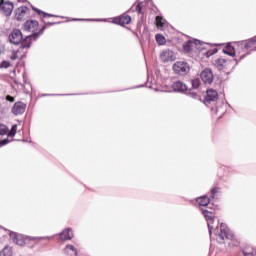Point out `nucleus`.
<instances>
[{
	"mask_svg": "<svg viewBox=\"0 0 256 256\" xmlns=\"http://www.w3.org/2000/svg\"><path fill=\"white\" fill-rule=\"evenodd\" d=\"M156 25L158 29H165V27H167V20H165V18H163L162 16H157L156 17Z\"/></svg>",
	"mask_w": 256,
	"mask_h": 256,
	"instance_id": "6ab92c4d",
	"label": "nucleus"
},
{
	"mask_svg": "<svg viewBox=\"0 0 256 256\" xmlns=\"http://www.w3.org/2000/svg\"><path fill=\"white\" fill-rule=\"evenodd\" d=\"M196 203H198L200 207H207V205L211 203V199H209L207 196H201L196 199Z\"/></svg>",
	"mask_w": 256,
	"mask_h": 256,
	"instance_id": "a211bd4d",
	"label": "nucleus"
},
{
	"mask_svg": "<svg viewBox=\"0 0 256 256\" xmlns=\"http://www.w3.org/2000/svg\"><path fill=\"white\" fill-rule=\"evenodd\" d=\"M195 45H201V41L199 40H194V41H188L184 44V51H191Z\"/></svg>",
	"mask_w": 256,
	"mask_h": 256,
	"instance_id": "f3484780",
	"label": "nucleus"
},
{
	"mask_svg": "<svg viewBox=\"0 0 256 256\" xmlns=\"http://www.w3.org/2000/svg\"><path fill=\"white\" fill-rule=\"evenodd\" d=\"M160 59L163 63H169L170 61H175L177 56L172 50L166 49L161 52Z\"/></svg>",
	"mask_w": 256,
	"mask_h": 256,
	"instance_id": "0eeeda50",
	"label": "nucleus"
},
{
	"mask_svg": "<svg viewBox=\"0 0 256 256\" xmlns=\"http://www.w3.org/2000/svg\"><path fill=\"white\" fill-rule=\"evenodd\" d=\"M21 50H23V48H20V50H19V51H21Z\"/></svg>",
	"mask_w": 256,
	"mask_h": 256,
	"instance_id": "e433bc0d",
	"label": "nucleus"
},
{
	"mask_svg": "<svg viewBox=\"0 0 256 256\" xmlns=\"http://www.w3.org/2000/svg\"><path fill=\"white\" fill-rule=\"evenodd\" d=\"M72 237H73V230L70 228L65 229L60 233V239L62 241H71Z\"/></svg>",
	"mask_w": 256,
	"mask_h": 256,
	"instance_id": "dca6fc26",
	"label": "nucleus"
},
{
	"mask_svg": "<svg viewBox=\"0 0 256 256\" xmlns=\"http://www.w3.org/2000/svg\"><path fill=\"white\" fill-rule=\"evenodd\" d=\"M219 99V93L213 89H209L206 92L204 103H215Z\"/></svg>",
	"mask_w": 256,
	"mask_h": 256,
	"instance_id": "9b49d317",
	"label": "nucleus"
},
{
	"mask_svg": "<svg viewBox=\"0 0 256 256\" xmlns=\"http://www.w3.org/2000/svg\"><path fill=\"white\" fill-rule=\"evenodd\" d=\"M113 23H115L116 25H129L131 23V16L127 15V14H123L120 17H116L113 20Z\"/></svg>",
	"mask_w": 256,
	"mask_h": 256,
	"instance_id": "f8f14e48",
	"label": "nucleus"
},
{
	"mask_svg": "<svg viewBox=\"0 0 256 256\" xmlns=\"http://www.w3.org/2000/svg\"><path fill=\"white\" fill-rule=\"evenodd\" d=\"M243 254H244V256H249V255L255 256L256 255V250L251 248V247H248V248H245L243 250Z\"/></svg>",
	"mask_w": 256,
	"mask_h": 256,
	"instance_id": "a878e982",
	"label": "nucleus"
},
{
	"mask_svg": "<svg viewBox=\"0 0 256 256\" xmlns=\"http://www.w3.org/2000/svg\"><path fill=\"white\" fill-rule=\"evenodd\" d=\"M7 143H9V139H4L0 141V147H3V145H7Z\"/></svg>",
	"mask_w": 256,
	"mask_h": 256,
	"instance_id": "2f4dec72",
	"label": "nucleus"
},
{
	"mask_svg": "<svg viewBox=\"0 0 256 256\" xmlns=\"http://www.w3.org/2000/svg\"><path fill=\"white\" fill-rule=\"evenodd\" d=\"M37 29H39V22H37L36 20H28L25 22L24 31H29L30 33L34 34L29 35L24 39V41L22 42L23 49H29V47H31L32 39H34L35 41V39H37V37H39V35H41L43 31H45V26L42 27L39 33L36 32Z\"/></svg>",
	"mask_w": 256,
	"mask_h": 256,
	"instance_id": "f257e3e1",
	"label": "nucleus"
},
{
	"mask_svg": "<svg viewBox=\"0 0 256 256\" xmlns=\"http://www.w3.org/2000/svg\"><path fill=\"white\" fill-rule=\"evenodd\" d=\"M245 49H256V36L243 42Z\"/></svg>",
	"mask_w": 256,
	"mask_h": 256,
	"instance_id": "412c9836",
	"label": "nucleus"
},
{
	"mask_svg": "<svg viewBox=\"0 0 256 256\" xmlns=\"http://www.w3.org/2000/svg\"><path fill=\"white\" fill-rule=\"evenodd\" d=\"M0 135H8L9 136V128L5 126V124H0Z\"/></svg>",
	"mask_w": 256,
	"mask_h": 256,
	"instance_id": "bb28decb",
	"label": "nucleus"
},
{
	"mask_svg": "<svg viewBox=\"0 0 256 256\" xmlns=\"http://www.w3.org/2000/svg\"><path fill=\"white\" fill-rule=\"evenodd\" d=\"M200 85H201V80L199 78L192 80L193 89H199Z\"/></svg>",
	"mask_w": 256,
	"mask_h": 256,
	"instance_id": "c85d7f7f",
	"label": "nucleus"
},
{
	"mask_svg": "<svg viewBox=\"0 0 256 256\" xmlns=\"http://www.w3.org/2000/svg\"><path fill=\"white\" fill-rule=\"evenodd\" d=\"M14 135H17V125L14 124L11 128V130L8 129V137H13Z\"/></svg>",
	"mask_w": 256,
	"mask_h": 256,
	"instance_id": "cd10ccee",
	"label": "nucleus"
},
{
	"mask_svg": "<svg viewBox=\"0 0 256 256\" xmlns=\"http://www.w3.org/2000/svg\"><path fill=\"white\" fill-rule=\"evenodd\" d=\"M155 39H156V43H158V45H165L167 43V40L161 34H156Z\"/></svg>",
	"mask_w": 256,
	"mask_h": 256,
	"instance_id": "393cba45",
	"label": "nucleus"
},
{
	"mask_svg": "<svg viewBox=\"0 0 256 256\" xmlns=\"http://www.w3.org/2000/svg\"><path fill=\"white\" fill-rule=\"evenodd\" d=\"M6 101H10V103H13V101H15V98L13 96H7L6 97Z\"/></svg>",
	"mask_w": 256,
	"mask_h": 256,
	"instance_id": "473e14b6",
	"label": "nucleus"
},
{
	"mask_svg": "<svg viewBox=\"0 0 256 256\" xmlns=\"http://www.w3.org/2000/svg\"><path fill=\"white\" fill-rule=\"evenodd\" d=\"M202 213L207 221V226L209 230V235L213 234V219H215V214L209 210L202 209Z\"/></svg>",
	"mask_w": 256,
	"mask_h": 256,
	"instance_id": "39448f33",
	"label": "nucleus"
},
{
	"mask_svg": "<svg viewBox=\"0 0 256 256\" xmlns=\"http://www.w3.org/2000/svg\"><path fill=\"white\" fill-rule=\"evenodd\" d=\"M10 237L16 245H19L20 247H25L27 244V241H37V238L35 237H28V236H23L22 234H17L12 232L10 234Z\"/></svg>",
	"mask_w": 256,
	"mask_h": 256,
	"instance_id": "7ed1b4c3",
	"label": "nucleus"
},
{
	"mask_svg": "<svg viewBox=\"0 0 256 256\" xmlns=\"http://www.w3.org/2000/svg\"><path fill=\"white\" fill-rule=\"evenodd\" d=\"M200 77L203 81V83H205L206 85H211V83H213V71H211V69L206 68L204 69L201 74Z\"/></svg>",
	"mask_w": 256,
	"mask_h": 256,
	"instance_id": "1a4fd4ad",
	"label": "nucleus"
},
{
	"mask_svg": "<svg viewBox=\"0 0 256 256\" xmlns=\"http://www.w3.org/2000/svg\"><path fill=\"white\" fill-rule=\"evenodd\" d=\"M48 25H55V23H48Z\"/></svg>",
	"mask_w": 256,
	"mask_h": 256,
	"instance_id": "c9c22d12",
	"label": "nucleus"
},
{
	"mask_svg": "<svg viewBox=\"0 0 256 256\" xmlns=\"http://www.w3.org/2000/svg\"><path fill=\"white\" fill-rule=\"evenodd\" d=\"M190 70L191 68L189 67V64L185 61H177L173 65V71L177 75H187V73H189Z\"/></svg>",
	"mask_w": 256,
	"mask_h": 256,
	"instance_id": "20e7f679",
	"label": "nucleus"
},
{
	"mask_svg": "<svg viewBox=\"0 0 256 256\" xmlns=\"http://www.w3.org/2000/svg\"><path fill=\"white\" fill-rule=\"evenodd\" d=\"M65 255L77 256V249L73 245H67L64 249Z\"/></svg>",
	"mask_w": 256,
	"mask_h": 256,
	"instance_id": "aec40b11",
	"label": "nucleus"
},
{
	"mask_svg": "<svg viewBox=\"0 0 256 256\" xmlns=\"http://www.w3.org/2000/svg\"><path fill=\"white\" fill-rule=\"evenodd\" d=\"M0 256H13V249L9 246L4 247V249L0 251Z\"/></svg>",
	"mask_w": 256,
	"mask_h": 256,
	"instance_id": "5701e85b",
	"label": "nucleus"
},
{
	"mask_svg": "<svg viewBox=\"0 0 256 256\" xmlns=\"http://www.w3.org/2000/svg\"><path fill=\"white\" fill-rule=\"evenodd\" d=\"M190 96H191V97H197V93L192 92V93H190Z\"/></svg>",
	"mask_w": 256,
	"mask_h": 256,
	"instance_id": "f704fd0d",
	"label": "nucleus"
},
{
	"mask_svg": "<svg viewBox=\"0 0 256 256\" xmlns=\"http://www.w3.org/2000/svg\"><path fill=\"white\" fill-rule=\"evenodd\" d=\"M216 235V240L218 243H225V239L231 240L233 239V233L229 231L227 224H221L220 228H216L214 231Z\"/></svg>",
	"mask_w": 256,
	"mask_h": 256,
	"instance_id": "f03ea898",
	"label": "nucleus"
},
{
	"mask_svg": "<svg viewBox=\"0 0 256 256\" xmlns=\"http://www.w3.org/2000/svg\"><path fill=\"white\" fill-rule=\"evenodd\" d=\"M25 109H27V105L22 102H16L12 107V113L14 115H23V113H25Z\"/></svg>",
	"mask_w": 256,
	"mask_h": 256,
	"instance_id": "ddd939ff",
	"label": "nucleus"
},
{
	"mask_svg": "<svg viewBox=\"0 0 256 256\" xmlns=\"http://www.w3.org/2000/svg\"><path fill=\"white\" fill-rule=\"evenodd\" d=\"M8 67H11V64L9 63V61H2L0 63V68L1 69H8Z\"/></svg>",
	"mask_w": 256,
	"mask_h": 256,
	"instance_id": "7c9ffc66",
	"label": "nucleus"
},
{
	"mask_svg": "<svg viewBox=\"0 0 256 256\" xmlns=\"http://www.w3.org/2000/svg\"><path fill=\"white\" fill-rule=\"evenodd\" d=\"M15 17L17 21H24V19H27L29 17V8L22 6L15 10Z\"/></svg>",
	"mask_w": 256,
	"mask_h": 256,
	"instance_id": "9d476101",
	"label": "nucleus"
},
{
	"mask_svg": "<svg viewBox=\"0 0 256 256\" xmlns=\"http://www.w3.org/2000/svg\"><path fill=\"white\" fill-rule=\"evenodd\" d=\"M21 57H23L21 55V50H15L11 53L10 59L12 61H17V59H21Z\"/></svg>",
	"mask_w": 256,
	"mask_h": 256,
	"instance_id": "b1692460",
	"label": "nucleus"
},
{
	"mask_svg": "<svg viewBox=\"0 0 256 256\" xmlns=\"http://www.w3.org/2000/svg\"><path fill=\"white\" fill-rule=\"evenodd\" d=\"M211 193H212V198H214L215 197V193H217V188L212 189Z\"/></svg>",
	"mask_w": 256,
	"mask_h": 256,
	"instance_id": "72a5a7b5",
	"label": "nucleus"
},
{
	"mask_svg": "<svg viewBox=\"0 0 256 256\" xmlns=\"http://www.w3.org/2000/svg\"><path fill=\"white\" fill-rule=\"evenodd\" d=\"M223 51L226 55H230V57H234L235 55V47H233L231 44H228Z\"/></svg>",
	"mask_w": 256,
	"mask_h": 256,
	"instance_id": "4be33fe9",
	"label": "nucleus"
},
{
	"mask_svg": "<svg viewBox=\"0 0 256 256\" xmlns=\"http://www.w3.org/2000/svg\"><path fill=\"white\" fill-rule=\"evenodd\" d=\"M9 41L10 43H13V45H19V43H22L25 41L23 40V33L20 32V30H14L10 35H9Z\"/></svg>",
	"mask_w": 256,
	"mask_h": 256,
	"instance_id": "6e6552de",
	"label": "nucleus"
},
{
	"mask_svg": "<svg viewBox=\"0 0 256 256\" xmlns=\"http://www.w3.org/2000/svg\"><path fill=\"white\" fill-rule=\"evenodd\" d=\"M13 3L0 0V13H3L6 17H9L13 13Z\"/></svg>",
	"mask_w": 256,
	"mask_h": 256,
	"instance_id": "423d86ee",
	"label": "nucleus"
},
{
	"mask_svg": "<svg viewBox=\"0 0 256 256\" xmlns=\"http://www.w3.org/2000/svg\"><path fill=\"white\" fill-rule=\"evenodd\" d=\"M215 67L218 71H223V69H227V67H229V61L219 58L215 61Z\"/></svg>",
	"mask_w": 256,
	"mask_h": 256,
	"instance_id": "2eb2a0df",
	"label": "nucleus"
},
{
	"mask_svg": "<svg viewBox=\"0 0 256 256\" xmlns=\"http://www.w3.org/2000/svg\"><path fill=\"white\" fill-rule=\"evenodd\" d=\"M172 89L177 93H183L187 91V85L181 81H177L173 83Z\"/></svg>",
	"mask_w": 256,
	"mask_h": 256,
	"instance_id": "4468645a",
	"label": "nucleus"
},
{
	"mask_svg": "<svg viewBox=\"0 0 256 256\" xmlns=\"http://www.w3.org/2000/svg\"><path fill=\"white\" fill-rule=\"evenodd\" d=\"M33 10H34L36 13H38V15H44V17H53V15L48 14V13H45V12L39 10L38 8L33 7Z\"/></svg>",
	"mask_w": 256,
	"mask_h": 256,
	"instance_id": "c756f323",
	"label": "nucleus"
}]
</instances>
